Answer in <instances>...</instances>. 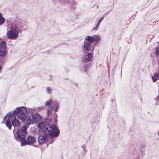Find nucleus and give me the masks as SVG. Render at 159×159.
<instances>
[{
	"instance_id": "nucleus-17",
	"label": "nucleus",
	"mask_w": 159,
	"mask_h": 159,
	"mask_svg": "<svg viewBox=\"0 0 159 159\" xmlns=\"http://www.w3.org/2000/svg\"><path fill=\"white\" fill-rule=\"evenodd\" d=\"M5 50H0V57H3L6 55Z\"/></svg>"
},
{
	"instance_id": "nucleus-10",
	"label": "nucleus",
	"mask_w": 159,
	"mask_h": 159,
	"mask_svg": "<svg viewBox=\"0 0 159 159\" xmlns=\"http://www.w3.org/2000/svg\"><path fill=\"white\" fill-rule=\"evenodd\" d=\"M29 113H30V117H32L35 122H38L41 121V116L38 114H35L33 116V113L31 109L29 110Z\"/></svg>"
},
{
	"instance_id": "nucleus-3",
	"label": "nucleus",
	"mask_w": 159,
	"mask_h": 159,
	"mask_svg": "<svg viewBox=\"0 0 159 159\" xmlns=\"http://www.w3.org/2000/svg\"><path fill=\"white\" fill-rule=\"evenodd\" d=\"M45 129L43 131V133L51 137L52 138L53 137L57 136L59 134V131L57 130L55 125H50L49 124H47L45 126Z\"/></svg>"
},
{
	"instance_id": "nucleus-18",
	"label": "nucleus",
	"mask_w": 159,
	"mask_h": 159,
	"mask_svg": "<svg viewBox=\"0 0 159 159\" xmlns=\"http://www.w3.org/2000/svg\"><path fill=\"white\" fill-rule=\"evenodd\" d=\"M5 20L2 16L1 14L0 13V25L3 24L5 22Z\"/></svg>"
},
{
	"instance_id": "nucleus-28",
	"label": "nucleus",
	"mask_w": 159,
	"mask_h": 159,
	"mask_svg": "<svg viewBox=\"0 0 159 159\" xmlns=\"http://www.w3.org/2000/svg\"><path fill=\"white\" fill-rule=\"evenodd\" d=\"M158 135L159 136V132L158 133Z\"/></svg>"
},
{
	"instance_id": "nucleus-24",
	"label": "nucleus",
	"mask_w": 159,
	"mask_h": 159,
	"mask_svg": "<svg viewBox=\"0 0 159 159\" xmlns=\"http://www.w3.org/2000/svg\"><path fill=\"white\" fill-rule=\"evenodd\" d=\"M47 111H48V113H47L48 116H49L51 114V111H49V110H48Z\"/></svg>"
},
{
	"instance_id": "nucleus-13",
	"label": "nucleus",
	"mask_w": 159,
	"mask_h": 159,
	"mask_svg": "<svg viewBox=\"0 0 159 159\" xmlns=\"http://www.w3.org/2000/svg\"><path fill=\"white\" fill-rule=\"evenodd\" d=\"M6 48V43L4 41L0 42V50H5Z\"/></svg>"
},
{
	"instance_id": "nucleus-21",
	"label": "nucleus",
	"mask_w": 159,
	"mask_h": 159,
	"mask_svg": "<svg viewBox=\"0 0 159 159\" xmlns=\"http://www.w3.org/2000/svg\"><path fill=\"white\" fill-rule=\"evenodd\" d=\"M155 53L157 55L159 54V47H158L156 48Z\"/></svg>"
},
{
	"instance_id": "nucleus-5",
	"label": "nucleus",
	"mask_w": 159,
	"mask_h": 159,
	"mask_svg": "<svg viewBox=\"0 0 159 159\" xmlns=\"http://www.w3.org/2000/svg\"><path fill=\"white\" fill-rule=\"evenodd\" d=\"M26 130V127L24 126L20 129L17 132V139L23 140L27 133Z\"/></svg>"
},
{
	"instance_id": "nucleus-7",
	"label": "nucleus",
	"mask_w": 159,
	"mask_h": 159,
	"mask_svg": "<svg viewBox=\"0 0 159 159\" xmlns=\"http://www.w3.org/2000/svg\"><path fill=\"white\" fill-rule=\"evenodd\" d=\"M90 43L87 41H84V43L82 45V50L84 52L87 53L90 50Z\"/></svg>"
},
{
	"instance_id": "nucleus-27",
	"label": "nucleus",
	"mask_w": 159,
	"mask_h": 159,
	"mask_svg": "<svg viewBox=\"0 0 159 159\" xmlns=\"http://www.w3.org/2000/svg\"><path fill=\"white\" fill-rule=\"evenodd\" d=\"M1 70H2V68H1V67L0 66V73L1 72Z\"/></svg>"
},
{
	"instance_id": "nucleus-4",
	"label": "nucleus",
	"mask_w": 159,
	"mask_h": 159,
	"mask_svg": "<svg viewBox=\"0 0 159 159\" xmlns=\"http://www.w3.org/2000/svg\"><path fill=\"white\" fill-rule=\"evenodd\" d=\"M27 111L26 109L24 107H18L13 111L12 114L14 116L17 115L18 118L24 121L26 119Z\"/></svg>"
},
{
	"instance_id": "nucleus-26",
	"label": "nucleus",
	"mask_w": 159,
	"mask_h": 159,
	"mask_svg": "<svg viewBox=\"0 0 159 159\" xmlns=\"http://www.w3.org/2000/svg\"><path fill=\"white\" fill-rule=\"evenodd\" d=\"M100 25V24L99 23H98L97 22V23L96 25H95L96 27H98V26H99V25Z\"/></svg>"
},
{
	"instance_id": "nucleus-1",
	"label": "nucleus",
	"mask_w": 159,
	"mask_h": 159,
	"mask_svg": "<svg viewBox=\"0 0 159 159\" xmlns=\"http://www.w3.org/2000/svg\"><path fill=\"white\" fill-rule=\"evenodd\" d=\"M6 36L10 39H16L19 36L20 30L18 26L15 24L8 25L7 27Z\"/></svg>"
},
{
	"instance_id": "nucleus-29",
	"label": "nucleus",
	"mask_w": 159,
	"mask_h": 159,
	"mask_svg": "<svg viewBox=\"0 0 159 159\" xmlns=\"http://www.w3.org/2000/svg\"><path fill=\"white\" fill-rule=\"evenodd\" d=\"M74 3L75 4V2H74Z\"/></svg>"
},
{
	"instance_id": "nucleus-23",
	"label": "nucleus",
	"mask_w": 159,
	"mask_h": 159,
	"mask_svg": "<svg viewBox=\"0 0 159 159\" xmlns=\"http://www.w3.org/2000/svg\"><path fill=\"white\" fill-rule=\"evenodd\" d=\"M137 153V151L136 149H134L133 151V154L134 155H135Z\"/></svg>"
},
{
	"instance_id": "nucleus-22",
	"label": "nucleus",
	"mask_w": 159,
	"mask_h": 159,
	"mask_svg": "<svg viewBox=\"0 0 159 159\" xmlns=\"http://www.w3.org/2000/svg\"><path fill=\"white\" fill-rule=\"evenodd\" d=\"M103 19V17H101L100 18V19L99 20H98V22L100 24Z\"/></svg>"
},
{
	"instance_id": "nucleus-19",
	"label": "nucleus",
	"mask_w": 159,
	"mask_h": 159,
	"mask_svg": "<svg viewBox=\"0 0 159 159\" xmlns=\"http://www.w3.org/2000/svg\"><path fill=\"white\" fill-rule=\"evenodd\" d=\"M158 78V75L157 73H155L154 74L153 76L152 77V79L154 82H155L157 80V78Z\"/></svg>"
},
{
	"instance_id": "nucleus-8",
	"label": "nucleus",
	"mask_w": 159,
	"mask_h": 159,
	"mask_svg": "<svg viewBox=\"0 0 159 159\" xmlns=\"http://www.w3.org/2000/svg\"><path fill=\"white\" fill-rule=\"evenodd\" d=\"M43 135H40L38 137V142L39 144L43 143L46 142L49 137L48 135L43 133Z\"/></svg>"
},
{
	"instance_id": "nucleus-6",
	"label": "nucleus",
	"mask_w": 159,
	"mask_h": 159,
	"mask_svg": "<svg viewBox=\"0 0 159 159\" xmlns=\"http://www.w3.org/2000/svg\"><path fill=\"white\" fill-rule=\"evenodd\" d=\"M35 141V139L34 137L29 135L26 139H24L23 140H21V146L33 144L34 143Z\"/></svg>"
},
{
	"instance_id": "nucleus-25",
	"label": "nucleus",
	"mask_w": 159,
	"mask_h": 159,
	"mask_svg": "<svg viewBox=\"0 0 159 159\" xmlns=\"http://www.w3.org/2000/svg\"><path fill=\"white\" fill-rule=\"evenodd\" d=\"M97 28H98V27H96V26L95 25V26L93 27L92 30H95L96 29H97Z\"/></svg>"
},
{
	"instance_id": "nucleus-9",
	"label": "nucleus",
	"mask_w": 159,
	"mask_h": 159,
	"mask_svg": "<svg viewBox=\"0 0 159 159\" xmlns=\"http://www.w3.org/2000/svg\"><path fill=\"white\" fill-rule=\"evenodd\" d=\"M45 105L46 106L50 105L51 108L54 110L55 111H56L58 106V104L56 101H52L51 100L47 101L45 103Z\"/></svg>"
},
{
	"instance_id": "nucleus-16",
	"label": "nucleus",
	"mask_w": 159,
	"mask_h": 159,
	"mask_svg": "<svg viewBox=\"0 0 159 159\" xmlns=\"http://www.w3.org/2000/svg\"><path fill=\"white\" fill-rule=\"evenodd\" d=\"M85 39L86 40L85 41L90 42L91 43L93 42V36L91 37L90 36H88L85 38Z\"/></svg>"
},
{
	"instance_id": "nucleus-14",
	"label": "nucleus",
	"mask_w": 159,
	"mask_h": 159,
	"mask_svg": "<svg viewBox=\"0 0 159 159\" xmlns=\"http://www.w3.org/2000/svg\"><path fill=\"white\" fill-rule=\"evenodd\" d=\"M101 38L100 36L98 35H93V41L98 42L100 41Z\"/></svg>"
},
{
	"instance_id": "nucleus-2",
	"label": "nucleus",
	"mask_w": 159,
	"mask_h": 159,
	"mask_svg": "<svg viewBox=\"0 0 159 159\" xmlns=\"http://www.w3.org/2000/svg\"><path fill=\"white\" fill-rule=\"evenodd\" d=\"M11 112L7 114L4 117V120H6L5 123L6 125L8 128L11 129L12 126V124L15 127H18L20 124L19 120L16 118Z\"/></svg>"
},
{
	"instance_id": "nucleus-11",
	"label": "nucleus",
	"mask_w": 159,
	"mask_h": 159,
	"mask_svg": "<svg viewBox=\"0 0 159 159\" xmlns=\"http://www.w3.org/2000/svg\"><path fill=\"white\" fill-rule=\"evenodd\" d=\"M93 56L92 53H87V54L83 55L81 57V60L82 61L88 62L91 60Z\"/></svg>"
},
{
	"instance_id": "nucleus-15",
	"label": "nucleus",
	"mask_w": 159,
	"mask_h": 159,
	"mask_svg": "<svg viewBox=\"0 0 159 159\" xmlns=\"http://www.w3.org/2000/svg\"><path fill=\"white\" fill-rule=\"evenodd\" d=\"M45 122L42 121L38 125V126L39 129H43L45 128Z\"/></svg>"
},
{
	"instance_id": "nucleus-12",
	"label": "nucleus",
	"mask_w": 159,
	"mask_h": 159,
	"mask_svg": "<svg viewBox=\"0 0 159 159\" xmlns=\"http://www.w3.org/2000/svg\"><path fill=\"white\" fill-rule=\"evenodd\" d=\"M28 115H29V117L28 118V119L27 120L26 124L29 126L30 124L33 123V121L32 120V117H30V113H29V112H28Z\"/></svg>"
},
{
	"instance_id": "nucleus-20",
	"label": "nucleus",
	"mask_w": 159,
	"mask_h": 159,
	"mask_svg": "<svg viewBox=\"0 0 159 159\" xmlns=\"http://www.w3.org/2000/svg\"><path fill=\"white\" fill-rule=\"evenodd\" d=\"M52 90V89L49 87H47L46 88V92L49 94H50L51 93Z\"/></svg>"
}]
</instances>
